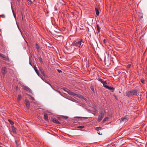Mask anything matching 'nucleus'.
Returning a JSON list of instances; mask_svg holds the SVG:
<instances>
[{"label":"nucleus","instance_id":"nucleus-31","mask_svg":"<svg viewBox=\"0 0 147 147\" xmlns=\"http://www.w3.org/2000/svg\"><path fill=\"white\" fill-rule=\"evenodd\" d=\"M5 16L4 15H0V17L3 18H5Z\"/></svg>","mask_w":147,"mask_h":147},{"label":"nucleus","instance_id":"nucleus-21","mask_svg":"<svg viewBox=\"0 0 147 147\" xmlns=\"http://www.w3.org/2000/svg\"><path fill=\"white\" fill-rule=\"evenodd\" d=\"M8 121L9 122V123H10V124H11V125H13L14 123L12 121H11L10 120H9Z\"/></svg>","mask_w":147,"mask_h":147},{"label":"nucleus","instance_id":"nucleus-22","mask_svg":"<svg viewBox=\"0 0 147 147\" xmlns=\"http://www.w3.org/2000/svg\"><path fill=\"white\" fill-rule=\"evenodd\" d=\"M73 92L71 91L70 90H69V91L68 92V93L70 95H72Z\"/></svg>","mask_w":147,"mask_h":147},{"label":"nucleus","instance_id":"nucleus-12","mask_svg":"<svg viewBox=\"0 0 147 147\" xmlns=\"http://www.w3.org/2000/svg\"><path fill=\"white\" fill-rule=\"evenodd\" d=\"M107 88H108L107 89L110 90L112 92H114L115 90V88H114L109 86V87Z\"/></svg>","mask_w":147,"mask_h":147},{"label":"nucleus","instance_id":"nucleus-15","mask_svg":"<svg viewBox=\"0 0 147 147\" xmlns=\"http://www.w3.org/2000/svg\"><path fill=\"white\" fill-rule=\"evenodd\" d=\"M95 10H96V14L97 16L99 14V11L97 8H95Z\"/></svg>","mask_w":147,"mask_h":147},{"label":"nucleus","instance_id":"nucleus-2","mask_svg":"<svg viewBox=\"0 0 147 147\" xmlns=\"http://www.w3.org/2000/svg\"><path fill=\"white\" fill-rule=\"evenodd\" d=\"M138 91L137 89L132 90L130 91H127L125 93L126 95L129 97L130 96H133L134 95H136Z\"/></svg>","mask_w":147,"mask_h":147},{"label":"nucleus","instance_id":"nucleus-3","mask_svg":"<svg viewBox=\"0 0 147 147\" xmlns=\"http://www.w3.org/2000/svg\"><path fill=\"white\" fill-rule=\"evenodd\" d=\"M98 81L101 82L103 85V86L105 88L107 89L109 86L107 85V84L106 82L105 81H104L102 79H98Z\"/></svg>","mask_w":147,"mask_h":147},{"label":"nucleus","instance_id":"nucleus-27","mask_svg":"<svg viewBox=\"0 0 147 147\" xmlns=\"http://www.w3.org/2000/svg\"><path fill=\"white\" fill-rule=\"evenodd\" d=\"M84 127V126H79L78 127V128H83Z\"/></svg>","mask_w":147,"mask_h":147},{"label":"nucleus","instance_id":"nucleus-4","mask_svg":"<svg viewBox=\"0 0 147 147\" xmlns=\"http://www.w3.org/2000/svg\"><path fill=\"white\" fill-rule=\"evenodd\" d=\"M104 113L103 112L100 113V115L98 117V121L99 122H100L102 120L104 117Z\"/></svg>","mask_w":147,"mask_h":147},{"label":"nucleus","instance_id":"nucleus-7","mask_svg":"<svg viewBox=\"0 0 147 147\" xmlns=\"http://www.w3.org/2000/svg\"><path fill=\"white\" fill-rule=\"evenodd\" d=\"M25 104L27 108V109H29L30 106V103L29 101L28 100L26 99L25 100Z\"/></svg>","mask_w":147,"mask_h":147},{"label":"nucleus","instance_id":"nucleus-43","mask_svg":"<svg viewBox=\"0 0 147 147\" xmlns=\"http://www.w3.org/2000/svg\"><path fill=\"white\" fill-rule=\"evenodd\" d=\"M20 0H18V1H19Z\"/></svg>","mask_w":147,"mask_h":147},{"label":"nucleus","instance_id":"nucleus-42","mask_svg":"<svg viewBox=\"0 0 147 147\" xmlns=\"http://www.w3.org/2000/svg\"><path fill=\"white\" fill-rule=\"evenodd\" d=\"M22 20H23V17H22Z\"/></svg>","mask_w":147,"mask_h":147},{"label":"nucleus","instance_id":"nucleus-9","mask_svg":"<svg viewBox=\"0 0 147 147\" xmlns=\"http://www.w3.org/2000/svg\"><path fill=\"white\" fill-rule=\"evenodd\" d=\"M11 129L13 133L14 134H16L17 130L16 128L14 127L13 125L11 127Z\"/></svg>","mask_w":147,"mask_h":147},{"label":"nucleus","instance_id":"nucleus-26","mask_svg":"<svg viewBox=\"0 0 147 147\" xmlns=\"http://www.w3.org/2000/svg\"><path fill=\"white\" fill-rule=\"evenodd\" d=\"M34 69L35 70V71H36V73L37 74L38 76V70L36 69L35 68H34Z\"/></svg>","mask_w":147,"mask_h":147},{"label":"nucleus","instance_id":"nucleus-32","mask_svg":"<svg viewBox=\"0 0 147 147\" xmlns=\"http://www.w3.org/2000/svg\"><path fill=\"white\" fill-rule=\"evenodd\" d=\"M39 59L41 63L42 62V59L41 57L39 58Z\"/></svg>","mask_w":147,"mask_h":147},{"label":"nucleus","instance_id":"nucleus-10","mask_svg":"<svg viewBox=\"0 0 147 147\" xmlns=\"http://www.w3.org/2000/svg\"><path fill=\"white\" fill-rule=\"evenodd\" d=\"M53 122L58 124H60V123L59 121H58L57 119L55 118L53 119Z\"/></svg>","mask_w":147,"mask_h":147},{"label":"nucleus","instance_id":"nucleus-18","mask_svg":"<svg viewBox=\"0 0 147 147\" xmlns=\"http://www.w3.org/2000/svg\"><path fill=\"white\" fill-rule=\"evenodd\" d=\"M96 28L98 32H100V28H99L98 24L96 25Z\"/></svg>","mask_w":147,"mask_h":147},{"label":"nucleus","instance_id":"nucleus-36","mask_svg":"<svg viewBox=\"0 0 147 147\" xmlns=\"http://www.w3.org/2000/svg\"><path fill=\"white\" fill-rule=\"evenodd\" d=\"M78 118H84V117H78Z\"/></svg>","mask_w":147,"mask_h":147},{"label":"nucleus","instance_id":"nucleus-16","mask_svg":"<svg viewBox=\"0 0 147 147\" xmlns=\"http://www.w3.org/2000/svg\"><path fill=\"white\" fill-rule=\"evenodd\" d=\"M42 80L43 81H45L46 83H47V84H49V85L51 86V88H52L53 90H55V91H56V90H55L54 89V88L52 87V86H51V85L50 84H49L47 82H46V81L45 80H44V79H43L42 78Z\"/></svg>","mask_w":147,"mask_h":147},{"label":"nucleus","instance_id":"nucleus-19","mask_svg":"<svg viewBox=\"0 0 147 147\" xmlns=\"http://www.w3.org/2000/svg\"><path fill=\"white\" fill-rule=\"evenodd\" d=\"M63 90L65 91V92H67L68 93V91H69V90L67 88H63Z\"/></svg>","mask_w":147,"mask_h":147},{"label":"nucleus","instance_id":"nucleus-34","mask_svg":"<svg viewBox=\"0 0 147 147\" xmlns=\"http://www.w3.org/2000/svg\"><path fill=\"white\" fill-rule=\"evenodd\" d=\"M103 42H104V43H106V40L104 39L103 40Z\"/></svg>","mask_w":147,"mask_h":147},{"label":"nucleus","instance_id":"nucleus-23","mask_svg":"<svg viewBox=\"0 0 147 147\" xmlns=\"http://www.w3.org/2000/svg\"><path fill=\"white\" fill-rule=\"evenodd\" d=\"M108 119V117H105L103 120V122H104L105 121H107Z\"/></svg>","mask_w":147,"mask_h":147},{"label":"nucleus","instance_id":"nucleus-17","mask_svg":"<svg viewBox=\"0 0 147 147\" xmlns=\"http://www.w3.org/2000/svg\"><path fill=\"white\" fill-rule=\"evenodd\" d=\"M22 98L21 95H19L18 97V101H20Z\"/></svg>","mask_w":147,"mask_h":147},{"label":"nucleus","instance_id":"nucleus-24","mask_svg":"<svg viewBox=\"0 0 147 147\" xmlns=\"http://www.w3.org/2000/svg\"><path fill=\"white\" fill-rule=\"evenodd\" d=\"M71 95H73L74 96H78V94H76L75 93L73 92L72 94Z\"/></svg>","mask_w":147,"mask_h":147},{"label":"nucleus","instance_id":"nucleus-37","mask_svg":"<svg viewBox=\"0 0 147 147\" xmlns=\"http://www.w3.org/2000/svg\"><path fill=\"white\" fill-rule=\"evenodd\" d=\"M92 91H94V88H92Z\"/></svg>","mask_w":147,"mask_h":147},{"label":"nucleus","instance_id":"nucleus-5","mask_svg":"<svg viewBox=\"0 0 147 147\" xmlns=\"http://www.w3.org/2000/svg\"><path fill=\"white\" fill-rule=\"evenodd\" d=\"M0 56L2 58V59L7 61H9V59L8 57L6 56L5 55H4L1 53H0Z\"/></svg>","mask_w":147,"mask_h":147},{"label":"nucleus","instance_id":"nucleus-11","mask_svg":"<svg viewBox=\"0 0 147 147\" xmlns=\"http://www.w3.org/2000/svg\"><path fill=\"white\" fill-rule=\"evenodd\" d=\"M43 115L45 120L46 121H48V118L47 115L46 113H44Z\"/></svg>","mask_w":147,"mask_h":147},{"label":"nucleus","instance_id":"nucleus-29","mask_svg":"<svg viewBox=\"0 0 147 147\" xmlns=\"http://www.w3.org/2000/svg\"><path fill=\"white\" fill-rule=\"evenodd\" d=\"M141 82L142 83H143V84L145 83V82H145V81H144V80L141 79Z\"/></svg>","mask_w":147,"mask_h":147},{"label":"nucleus","instance_id":"nucleus-33","mask_svg":"<svg viewBox=\"0 0 147 147\" xmlns=\"http://www.w3.org/2000/svg\"><path fill=\"white\" fill-rule=\"evenodd\" d=\"M42 74L43 75V76H45V74L44 73V72H42Z\"/></svg>","mask_w":147,"mask_h":147},{"label":"nucleus","instance_id":"nucleus-39","mask_svg":"<svg viewBox=\"0 0 147 147\" xmlns=\"http://www.w3.org/2000/svg\"><path fill=\"white\" fill-rule=\"evenodd\" d=\"M15 142L16 143V144H17V141H16V140L15 141Z\"/></svg>","mask_w":147,"mask_h":147},{"label":"nucleus","instance_id":"nucleus-28","mask_svg":"<svg viewBox=\"0 0 147 147\" xmlns=\"http://www.w3.org/2000/svg\"><path fill=\"white\" fill-rule=\"evenodd\" d=\"M29 96L31 97V99L32 100H35L34 98L32 96L30 95Z\"/></svg>","mask_w":147,"mask_h":147},{"label":"nucleus","instance_id":"nucleus-1","mask_svg":"<svg viewBox=\"0 0 147 147\" xmlns=\"http://www.w3.org/2000/svg\"><path fill=\"white\" fill-rule=\"evenodd\" d=\"M84 43L83 40L81 39L80 40H76L74 41L72 43L71 46L81 48L82 47Z\"/></svg>","mask_w":147,"mask_h":147},{"label":"nucleus","instance_id":"nucleus-8","mask_svg":"<svg viewBox=\"0 0 147 147\" xmlns=\"http://www.w3.org/2000/svg\"><path fill=\"white\" fill-rule=\"evenodd\" d=\"M127 117L125 116L124 117H122L121 118L120 121V122L122 123L123 122L126 121L127 120Z\"/></svg>","mask_w":147,"mask_h":147},{"label":"nucleus","instance_id":"nucleus-35","mask_svg":"<svg viewBox=\"0 0 147 147\" xmlns=\"http://www.w3.org/2000/svg\"><path fill=\"white\" fill-rule=\"evenodd\" d=\"M58 71L59 72V73H60V72H62V71L61 70H58Z\"/></svg>","mask_w":147,"mask_h":147},{"label":"nucleus","instance_id":"nucleus-41","mask_svg":"<svg viewBox=\"0 0 147 147\" xmlns=\"http://www.w3.org/2000/svg\"><path fill=\"white\" fill-rule=\"evenodd\" d=\"M98 133L99 134V135L100 134L99 133H98Z\"/></svg>","mask_w":147,"mask_h":147},{"label":"nucleus","instance_id":"nucleus-38","mask_svg":"<svg viewBox=\"0 0 147 147\" xmlns=\"http://www.w3.org/2000/svg\"><path fill=\"white\" fill-rule=\"evenodd\" d=\"M29 64L31 65L32 66V65H31V63L30 62H29Z\"/></svg>","mask_w":147,"mask_h":147},{"label":"nucleus","instance_id":"nucleus-20","mask_svg":"<svg viewBox=\"0 0 147 147\" xmlns=\"http://www.w3.org/2000/svg\"><path fill=\"white\" fill-rule=\"evenodd\" d=\"M102 129V128L101 127H96V130L97 131H98L99 130H100Z\"/></svg>","mask_w":147,"mask_h":147},{"label":"nucleus","instance_id":"nucleus-25","mask_svg":"<svg viewBox=\"0 0 147 147\" xmlns=\"http://www.w3.org/2000/svg\"><path fill=\"white\" fill-rule=\"evenodd\" d=\"M12 12H13V16H14V17L15 19H16V14L14 13L13 10H12Z\"/></svg>","mask_w":147,"mask_h":147},{"label":"nucleus","instance_id":"nucleus-14","mask_svg":"<svg viewBox=\"0 0 147 147\" xmlns=\"http://www.w3.org/2000/svg\"><path fill=\"white\" fill-rule=\"evenodd\" d=\"M35 45H36V49L37 51L38 52H40V51L39 46H38V45L37 43H36V44Z\"/></svg>","mask_w":147,"mask_h":147},{"label":"nucleus","instance_id":"nucleus-13","mask_svg":"<svg viewBox=\"0 0 147 147\" xmlns=\"http://www.w3.org/2000/svg\"><path fill=\"white\" fill-rule=\"evenodd\" d=\"M25 90H26L30 93H31L32 91L30 89L28 88L27 87H25Z\"/></svg>","mask_w":147,"mask_h":147},{"label":"nucleus","instance_id":"nucleus-40","mask_svg":"<svg viewBox=\"0 0 147 147\" xmlns=\"http://www.w3.org/2000/svg\"><path fill=\"white\" fill-rule=\"evenodd\" d=\"M65 118H66V119H67V118H68V117H65Z\"/></svg>","mask_w":147,"mask_h":147},{"label":"nucleus","instance_id":"nucleus-30","mask_svg":"<svg viewBox=\"0 0 147 147\" xmlns=\"http://www.w3.org/2000/svg\"><path fill=\"white\" fill-rule=\"evenodd\" d=\"M131 66V64H129L127 65V68H129Z\"/></svg>","mask_w":147,"mask_h":147},{"label":"nucleus","instance_id":"nucleus-6","mask_svg":"<svg viewBox=\"0 0 147 147\" xmlns=\"http://www.w3.org/2000/svg\"><path fill=\"white\" fill-rule=\"evenodd\" d=\"M2 73L3 74V76L7 73V69L5 67H2L1 68Z\"/></svg>","mask_w":147,"mask_h":147},{"label":"nucleus","instance_id":"nucleus-44","mask_svg":"<svg viewBox=\"0 0 147 147\" xmlns=\"http://www.w3.org/2000/svg\"><path fill=\"white\" fill-rule=\"evenodd\" d=\"M28 1H30V0H27Z\"/></svg>","mask_w":147,"mask_h":147}]
</instances>
